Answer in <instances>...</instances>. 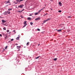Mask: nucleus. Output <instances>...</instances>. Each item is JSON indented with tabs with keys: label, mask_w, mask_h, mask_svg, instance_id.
Listing matches in <instances>:
<instances>
[{
	"label": "nucleus",
	"mask_w": 75,
	"mask_h": 75,
	"mask_svg": "<svg viewBox=\"0 0 75 75\" xmlns=\"http://www.w3.org/2000/svg\"><path fill=\"white\" fill-rule=\"evenodd\" d=\"M24 25L23 26V28H24V27H25L26 25H27V21H25L24 22Z\"/></svg>",
	"instance_id": "obj_1"
},
{
	"label": "nucleus",
	"mask_w": 75,
	"mask_h": 75,
	"mask_svg": "<svg viewBox=\"0 0 75 75\" xmlns=\"http://www.w3.org/2000/svg\"><path fill=\"white\" fill-rule=\"evenodd\" d=\"M51 20V18H48L45 21H43V23H46L47 21H48V20Z\"/></svg>",
	"instance_id": "obj_2"
},
{
	"label": "nucleus",
	"mask_w": 75,
	"mask_h": 75,
	"mask_svg": "<svg viewBox=\"0 0 75 75\" xmlns=\"http://www.w3.org/2000/svg\"><path fill=\"white\" fill-rule=\"evenodd\" d=\"M23 6H24L23 5H20L19 6H18V8L16 7V8H18L19 7V8H22V7H23Z\"/></svg>",
	"instance_id": "obj_3"
},
{
	"label": "nucleus",
	"mask_w": 75,
	"mask_h": 75,
	"mask_svg": "<svg viewBox=\"0 0 75 75\" xmlns=\"http://www.w3.org/2000/svg\"><path fill=\"white\" fill-rule=\"evenodd\" d=\"M24 0H16V1L17 2H21V1H24Z\"/></svg>",
	"instance_id": "obj_4"
},
{
	"label": "nucleus",
	"mask_w": 75,
	"mask_h": 75,
	"mask_svg": "<svg viewBox=\"0 0 75 75\" xmlns=\"http://www.w3.org/2000/svg\"><path fill=\"white\" fill-rule=\"evenodd\" d=\"M40 19H41V18H40L39 17V18H36L35 19V21H38V20H40Z\"/></svg>",
	"instance_id": "obj_5"
},
{
	"label": "nucleus",
	"mask_w": 75,
	"mask_h": 75,
	"mask_svg": "<svg viewBox=\"0 0 75 75\" xmlns=\"http://www.w3.org/2000/svg\"><path fill=\"white\" fill-rule=\"evenodd\" d=\"M7 13H8V11H5L4 12V15H7Z\"/></svg>",
	"instance_id": "obj_6"
},
{
	"label": "nucleus",
	"mask_w": 75,
	"mask_h": 75,
	"mask_svg": "<svg viewBox=\"0 0 75 75\" xmlns=\"http://www.w3.org/2000/svg\"><path fill=\"white\" fill-rule=\"evenodd\" d=\"M39 14V12H37V13H35V16H36V15H37Z\"/></svg>",
	"instance_id": "obj_7"
},
{
	"label": "nucleus",
	"mask_w": 75,
	"mask_h": 75,
	"mask_svg": "<svg viewBox=\"0 0 75 75\" xmlns=\"http://www.w3.org/2000/svg\"><path fill=\"white\" fill-rule=\"evenodd\" d=\"M2 34H3V36H4V37L5 36H6V35H6V34H4V33H2Z\"/></svg>",
	"instance_id": "obj_8"
},
{
	"label": "nucleus",
	"mask_w": 75,
	"mask_h": 75,
	"mask_svg": "<svg viewBox=\"0 0 75 75\" xmlns=\"http://www.w3.org/2000/svg\"><path fill=\"white\" fill-rule=\"evenodd\" d=\"M59 4H60V6H62V3L61 2H59Z\"/></svg>",
	"instance_id": "obj_9"
},
{
	"label": "nucleus",
	"mask_w": 75,
	"mask_h": 75,
	"mask_svg": "<svg viewBox=\"0 0 75 75\" xmlns=\"http://www.w3.org/2000/svg\"><path fill=\"white\" fill-rule=\"evenodd\" d=\"M2 23H5V22H6V21H4V20H2Z\"/></svg>",
	"instance_id": "obj_10"
},
{
	"label": "nucleus",
	"mask_w": 75,
	"mask_h": 75,
	"mask_svg": "<svg viewBox=\"0 0 75 75\" xmlns=\"http://www.w3.org/2000/svg\"><path fill=\"white\" fill-rule=\"evenodd\" d=\"M19 38H20V36H18V37H17L16 38V40H19Z\"/></svg>",
	"instance_id": "obj_11"
},
{
	"label": "nucleus",
	"mask_w": 75,
	"mask_h": 75,
	"mask_svg": "<svg viewBox=\"0 0 75 75\" xmlns=\"http://www.w3.org/2000/svg\"><path fill=\"white\" fill-rule=\"evenodd\" d=\"M9 1H8L6 2V3H10L11 2Z\"/></svg>",
	"instance_id": "obj_12"
},
{
	"label": "nucleus",
	"mask_w": 75,
	"mask_h": 75,
	"mask_svg": "<svg viewBox=\"0 0 75 75\" xmlns=\"http://www.w3.org/2000/svg\"><path fill=\"white\" fill-rule=\"evenodd\" d=\"M31 18L30 17H28V20H31Z\"/></svg>",
	"instance_id": "obj_13"
},
{
	"label": "nucleus",
	"mask_w": 75,
	"mask_h": 75,
	"mask_svg": "<svg viewBox=\"0 0 75 75\" xmlns=\"http://www.w3.org/2000/svg\"><path fill=\"white\" fill-rule=\"evenodd\" d=\"M17 48H18V49H19V48H20V47H21V46H17Z\"/></svg>",
	"instance_id": "obj_14"
},
{
	"label": "nucleus",
	"mask_w": 75,
	"mask_h": 75,
	"mask_svg": "<svg viewBox=\"0 0 75 75\" xmlns=\"http://www.w3.org/2000/svg\"><path fill=\"white\" fill-rule=\"evenodd\" d=\"M7 37H8V36H7L6 35V36L5 37V40H6V39H7Z\"/></svg>",
	"instance_id": "obj_15"
},
{
	"label": "nucleus",
	"mask_w": 75,
	"mask_h": 75,
	"mask_svg": "<svg viewBox=\"0 0 75 75\" xmlns=\"http://www.w3.org/2000/svg\"><path fill=\"white\" fill-rule=\"evenodd\" d=\"M62 30L61 29H60L59 30H57V31L58 32H59L60 31H61V30Z\"/></svg>",
	"instance_id": "obj_16"
},
{
	"label": "nucleus",
	"mask_w": 75,
	"mask_h": 75,
	"mask_svg": "<svg viewBox=\"0 0 75 75\" xmlns=\"http://www.w3.org/2000/svg\"><path fill=\"white\" fill-rule=\"evenodd\" d=\"M29 43H30V42H28L27 43V44H26L27 46H28V45H29Z\"/></svg>",
	"instance_id": "obj_17"
},
{
	"label": "nucleus",
	"mask_w": 75,
	"mask_h": 75,
	"mask_svg": "<svg viewBox=\"0 0 75 75\" xmlns=\"http://www.w3.org/2000/svg\"><path fill=\"white\" fill-rule=\"evenodd\" d=\"M3 30H6V27H4L3 28Z\"/></svg>",
	"instance_id": "obj_18"
},
{
	"label": "nucleus",
	"mask_w": 75,
	"mask_h": 75,
	"mask_svg": "<svg viewBox=\"0 0 75 75\" xmlns=\"http://www.w3.org/2000/svg\"><path fill=\"white\" fill-rule=\"evenodd\" d=\"M30 25H33V23L32 22H31L30 23Z\"/></svg>",
	"instance_id": "obj_19"
},
{
	"label": "nucleus",
	"mask_w": 75,
	"mask_h": 75,
	"mask_svg": "<svg viewBox=\"0 0 75 75\" xmlns=\"http://www.w3.org/2000/svg\"><path fill=\"white\" fill-rule=\"evenodd\" d=\"M40 56H39L38 57H36V59H38L39 58H40Z\"/></svg>",
	"instance_id": "obj_20"
},
{
	"label": "nucleus",
	"mask_w": 75,
	"mask_h": 75,
	"mask_svg": "<svg viewBox=\"0 0 75 75\" xmlns=\"http://www.w3.org/2000/svg\"><path fill=\"white\" fill-rule=\"evenodd\" d=\"M57 58H55L54 59V61H57Z\"/></svg>",
	"instance_id": "obj_21"
},
{
	"label": "nucleus",
	"mask_w": 75,
	"mask_h": 75,
	"mask_svg": "<svg viewBox=\"0 0 75 75\" xmlns=\"http://www.w3.org/2000/svg\"><path fill=\"white\" fill-rule=\"evenodd\" d=\"M18 12H19V13H21V12H22V11H18Z\"/></svg>",
	"instance_id": "obj_22"
},
{
	"label": "nucleus",
	"mask_w": 75,
	"mask_h": 75,
	"mask_svg": "<svg viewBox=\"0 0 75 75\" xmlns=\"http://www.w3.org/2000/svg\"><path fill=\"white\" fill-rule=\"evenodd\" d=\"M12 10V8H9L8 9V10H9V11H10V10Z\"/></svg>",
	"instance_id": "obj_23"
},
{
	"label": "nucleus",
	"mask_w": 75,
	"mask_h": 75,
	"mask_svg": "<svg viewBox=\"0 0 75 75\" xmlns=\"http://www.w3.org/2000/svg\"><path fill=\"white\" fill-rule=\"evenodd\" d=\"M37 30H38V31H40V29L38 28L37 29Z\"/></svg>",
	"instance_id": "obj_24"
},
{
	"label": "nucleus",
	"mask_w": 75,
	"mask_h": 75,
	"mask_svg": "<svg viewBox=\"0 0 75 75\" xmlns=\"http://www.w3.org/2000/svg\"><path fill=\"white\" fill-rule=\"evenodd\" d=\"M20 16L22 18H24V17L22 15H21Z\"/></svg>",
	"instance_id": "obj_25"
},
{
	"label": "nucleus",
	"mask_w": 75,
	"mask_h": 75,
	"mask_svg": "<svg viewBox=\"0 0 75 75\" xmlns=\"http://www.w3.org/2000/svg\"><path fill=\"white\" fill-rule=\"evenodd\" d=\"M6 32H7V33H8V32H9V30H7L6 31Z\"/></svg>",
	"instance_id": "obj_26"
},
{
	"label": "nucleus",
	"mask_w": 75,
	"mask_h": 75,
	"mask_svg": "<svg viewBox=\"0 0 75 75\" xmlns=\"http://www.w3.org/2000/svg\"><path fill=\"white\" fill-rule=\"evenodd\" d=\"M8 46H6V47H5V49H6V50H7V47H8Z\"/></svg>",
	"instance_id": "obj_27"
},
{
	"label": "nucleus",
	"mask_w": 75,
	"mask_h": 75,
	"mask_svg": "<svg viewBox=\"0 0 75 75\" xmlns=\"http://www.w3.org/2000/svg\"><path fill=\"white\" fill-rule=\"evenodd\" d=\"M61 11H61L59 10V11L58 12H59V13H61Z\"/></svg>",
	"instance_id": "obj_28"
},
{
	"label": "nucleus",
	"mask_w": 75,
	"mask_h": 75,
	"mask_svg": "<svg viewBox=\"0 0 75 75\" xmlns=\"http://www.w3.org/2000/svg\"><path fill=\"white\" fill-rule=\"evenodd\" d=\"M32 15H33V14H30L29 15V16H32Z\"/></svg>",
	"instance_id": "obj_29"
},
{
	"label": "nucleus",
	"mask_w": 75,
	"mask_h": 75,
	"mask_svg": "<svg viewBox=\"0 0 75 75\" xmlns=\"http://www.w3.org/2000/svg\"><path fill=\"white\" fill-rule=\"evenodd\" d=\"M0 37H2V35L0 34Z\"/></svg>",
	"instance_id": "obj_30"
},
{
	"label": "nucleus",
	"mask_w": 75,
	"mask_h": 75,
	"mask_svg": "<svg viewBox=\"0 0 75 75\" xmlns=\"http://www.w3.org/2000/svg\"><path fill=\"white\" fill-rule=\"evenodd\" d=\"M13 40H14V39H12L11 40V41H13Z\"/></svg>",
	"instance_id": "obj_31"
},
{
	"label": "nucleus",
	"mask_w": 75,
	"mask_h": 75,
	"mask_svg": "<svg viewBox=\"0 0 75 75\" xmlns=\"http://www.w3.org/2000/svg\"><path fill=\"white\" fill-rule=\"evenodd\" d=\"M46 14H45V15H43V16H46Z\"/></svg>",
	"instance_id": "obj_32"
},
{
	"label": "nucleus",
	"mask_w": 75,
	"mask_h": 75,
	"mask_svg": "<svg viewBox=\"0 0 75 75\" xmlns=\"http://www.w3.org/2000/svg\"><path fill=\"white\" fill-rule=\"evenodd\" d=\"M71 16H68V18H71Z\"/></svg>",
	"instance_id": "obj_33"
},
{
	"label": "nucleus",
	"mask_w": 75,
	"mask_h": 75,
	"mask_svg": "<svg viewBox=\"0 0 75 75\" xmlns=\"http://www.w3.org/2000/svg\"><path fill=\"white\" fill-rule=\"evenodd\" d=\"M17 3H18V2H17V3H15V4H17Z\"/></svg>",
	"instance_id": "obj_34"
},
{
	"label": "nucleus",
	"mask_w": 75,
	"mask_h": 75,
	"mask_svg": "<svg viewBox=\"0 0 75 75\" xmlns=\"http://www.w3.org/2000/svg\"><path fill=\"white\" fill-rule=\"evenodd\" d=\"M9 27H11V25H10L9 26Z\"/></svg>",
	"instance_id": "obj_35"
},
{
	"label": "nucleus",
	"mask_w": 75,
	"mask_h": 75,
	"mask_svg": "<svg viewBox=\"0 0 75 75\" xmlns=\"http://www.w3.org/2000/svg\"><path fill=\"white\" fill-rule=\"evenodd\" d=\"M15 30H14V31H13V32H15V33H16V32H15Z\"/></svg>",
	"instance_id": "obj_36"
},
{
	"label": "nucleus",
	"mask_w": 75,
	"mask_h": 75,
	"mask_svg": "<svg viewBox=\"0 0 75 75\" xmlns=\"http://www.w3.org/2000/svg\"><path fill=\"white\" fill-rule=\"evenodd\" d=\"M43 10V9H41L40 10L41 11V10Z\"/></svg>",
	"instance_id": "obj_37"
},
{
	"label": "nucleus",
	"mask_w": 75,
	"mask_h": 75,
	"mask_svg": "<svg viewBox=\"0 0 75 75\" xmlns=\"http://www.w3.org/2000/svg\"><path fill=\"white\" fill-rule=\"evenodd\" d=\"M18 51H20V48H19V49H18Z\"/></svg>",
	"instance_id": "obj_38"
},
{
	"label": "nucleus",
	"mask_w": 75,
	"mask_h": 75,
	"mask_svg": "<svg viewBox=\"0 0 75 75\" xmlns=\"http://www.w3.org/2000/svg\"><path fill=\"white\" fill-rule=\"evenodd\" d=\"M11 4H9V5H11Z\"/></svg>",
	"instance_id": "obj_39"
},
{
	"label": "nucleus",
	"mask_w": 75,
	"mask_h": 75,
	"mask_svg": "<svg viewBox=\"0 0 75 75\" xmlns=\"http://www.w3.org/2000/svg\"><path fill=\"white\" fill-rule=\"evenodd\" d=\"M24 11V9L23 10H22L21 11Z\"/></svg>",
	"instance_id": "obj_40"
},
{
	"label": "nucleus",
	"mask_w": 75,
	"mask_h": 75,
	"mask_svg": "<svg viewBox=\"0 0 75 75\" xmlns=\"http://www.w3.org/2000/svg\"><path fill=\"white\" fill-rule=\"evenodd\" d=\"M10 12L8 13V14H10Z\"/></svg>",
	"instance_id": "obj_41"
},
{
	"label": "nucleus",
	"mask_w": 75,
	"mask_h": 75,
	"mask_svg": "<svg viewBox=\"0 0 75 75\" xmlns=\"http://www.w3.org/2000/svg\"><path fill=\"white\" fill-rule=\"evenodd\" d=\"M45 14H46V15H47V14H48V13H46Z\"/></svg>",
	"instance_id": "obj_42"
},
{
	"label": "nucleus",
	"mask_w": 75,
	"mask_h": 75,
	"mask_svg": "<svg viewBox=\"0 0 75 75\" xmlns=\"http://www.w3.org/2000/svg\"><path fill=\"white\" fill-rule=\"evenodd\" d=\"M0 18H2V17L0 16Z\"/></svg>",
	"instance_id": "obj_43"
},
{
	"label": "nucleus",
	"mask_w": 75,
	"mask_h": 75,
	"mask_svg": "<svg viewBox=\"0 0 75 75\" xmlns=\"http://www.w3.org/2000/svg\"><path fill=\"white\" fill-rule=\"evenodd\" d=\"M41 10H40V11H39V12H40V11H41Z\"/></svg>",
	"instance_id": "obj_44"
},
{
	"label": "nucleus",
	"mask_w": 75,
	"mask_h": 75,
	"mask_svg": "<svg viewBox=\"0 0 75 75\" xmlns=\"http://www.w3.org/2000/svg\"><path fill=\"white\" fill-rule=\"evenodd\" d=\"M44 24V23H42V24Z\"/></svg>",
	"instance_id": "obj_45"
},
{
	"label": "nucleus",
	"mask_w": 75,
	"mask_h": 75,
	"mask_svg": "<svg viewBox=\"0 0 75 75\" xmlns=\"http://www.w3.org/2000/svg\"><path fill=\"white\" fill-rule=\"evenodd\" d=\"M16 45H18V44H16Z\"/></svg>",
	"instance_id": "obj_46"
},
{
	"label": "nucleus",
	"mask_w": 75,
	"mask_h": 75,
	"mask_svg": "<svg viewBox=\"0 0 75 75\" xmlns=\"http://www.w3.org/2000/svg\"><path fill=\"white\" fill-rule=\"evenodd\" d=\"M7 6H8V5H7V6H6V7H7Z\"/></svg>",
	"instance_id": "obj_47"
},
{
	"label": "nucleus",
	"mask_w": 75,
	"mask_h": 75,
	"mask_svg": "<svg viewBox=\"0 0 75 75\" xmlns=\"http://www.w3.org/2000/svg\"><path fill=\"white\" fill-rule=\"evenodd\" d=\"M40 45V44H39L38 45V46H39V45Z\"/></svg>",
	"instance_id": "obj_48"
},
{
	"label": "nucleus",
	"mask_w": 75,
	"mask_h": 75,
	"mask_svg": "<svg viewBox=\"0 0 75 75\" xmlns=\"http://www.w3.org/2000/svg\"><path fill=\"white\" fill-rule=\"evenodd\" d=\"M9 34H10V32L9 33Z\"/></svg>",
	"instance_id": "obj_49"
},
{
	"label": "nucleus",
	"mask_w": 75,
	"mask_h": 75,
	"mask_svg": "<svg viewBox=\"0 0 75 75\" xmlns=\"http://www.w3.org/2000/svg\"><path fill=\"white\" fill-rule=\"evenodd\" d=\"M24 48H25V47H24Z\"/></svg>",
	"instance_id": "obj_50"
},
{
	"label": "nucleus",
	"mask_w": 75,
	"mask_h": 75,
	"mask_svg": "<svg viewBox=\"0 0 75 75\" xmlns=\"http://www.w3.org/2000/svg\"><path fill=\"white\" fill-rule=\"evenodd\" d=\"M44 8H45V7H44Z\"/></svg>",
	"instance_id": "obj_51"
},
{
	"label": "nucleus",
	"mask_w": 75,
	"mask_h": 75,
	"mask_svg": "<svg viewBox=\"0 0 75 75\" xmlns=\"http://www.w3.org/2000/svg\"><path fill=\"white\" fill-rule=\"evenodd\" d=\"M9 0V1H10V0Z\"/></svg>",
	"instance_id": "obj_52"
},
{
	"label": "nucleus",
	"mask_w": 75,
	"mask_h": 75,
	"mask_svg": "<svg viewBox=\"0 0 75 75\" xmlns=\"http://www.w3.org/2000/svg\"><path fill=\"white\" fill-rule=\"evenodd\" d=\"M19 35H18V36H19Z\"/></svg>",
	"instance_id": "obj_53"
}]
</instances>
